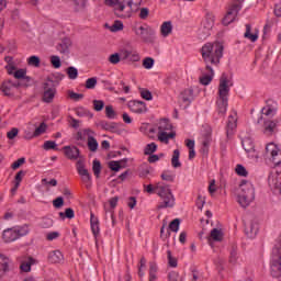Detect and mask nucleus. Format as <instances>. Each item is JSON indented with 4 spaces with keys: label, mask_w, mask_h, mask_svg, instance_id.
<instances>
[{
    "label": "nucleus",
    "mask_w": 281,
    "mask_h": 281,
    "mask_svg": "<svg viewBox=\"0 0 281 281\" xmlns=\"http://www.w3.org/2000/svg\"><path fill=\"white\" fill-rule=\"evenodd\" d=\"M232 87V81L227 76L223 75L220 79L217 100H216V111L221 117L227 113V102L229 98V88Z\"/></svg>",
    "instance_id": "obj_5"
},
{
    "label": "nucleus",
    "mask_w": 281,
    "mask_h": 281,
    "mask_svg": "<svg viewBox=\"0 0 281 281\" xmlns=\"http://www.w3.org/2000/svg\"><path fill=\"white\" fill-rule=\"evenodd\" d=\"M139 93H140V98H143V100H147V102H150V100H153V92H150V90H148L146 88H140Z\"/></svg>",
    "instance_id": "obj_40"
},
{
    "label": "nucleus",
    "mask_w": 281,
    "mask_h": 281,
    "mask_svg": "<svg viewBox=\"0 0 281 281\" xmlns=\"http://www.w3.org/2000/svg\"><path fill=\"white\" fill-rule=\"evenodd\" d=\"M256 199V188L249 180H241L236 190V201L240 207H249Z\"/></svg>",
    "instance_id": "obj_4"
},
{
    "label": "nucleus",
    "mask_w": 281,
    "mask_h": 281,
    "mask_svg": "<svg viewBox=\"0 0 281 281\" xmlns=\"http://www.w3.org/2000/svg\"><path fill=\"white\" fill-rule=\"evenodd\" d=\"M180 157H181V151H179V149L173 150V154L171 157L172 168H181V160H179Z\"/></svg>",
    "instance_id": "obj_36"
},
{
    "label": "nucleus",
    "mask_w": 281,
    "mask_h": 281,
    "mask_svg": "<svg viewBox=\"0 0 281 281\" xmlns=\"http://www.w3.org/2000/svg\"><path fill=\"white\" fill-rule=\"evenodd\" d=\"M267 164H272L273 166H281V150L278 144L271 142L266 145L265 155Z\"/></svg>",
    "instance_id": "obj_7"
},
{
    "label": "nucleus",
    "mask_w": 281,
    "mask_h": 281,
    "mask_svg": "<svg viewBox=\"0 0 281 281\" xmlns=\"http://www.w3.org/2000/svg\"><path fill=\"white\" fill-rule=\"evenodd\" d=\"M127 206L130 207V210H135L136 205H137V199L135 196H130L127 199Z\"/></svg>",
    "instance_id": "obj_62"
},
{
    "label": "nucleus",
    "mask_w": 281,
    "mask_h": 281,
    "mask_svg": "<svg viewBox=\"0 0 281 281\" xmlns=\"http://www.w3.org/2000/svg\"><path fill=\"white\" fill-rule=\"evenodd\" d=\"M29 67H41V58L38 56L33 55L26 59Z\"/></svg>",
    "instance_id": "obj_38"
},
{
    "label": "nucleus",
    "mask_w": 281,
    "mask_h": 281,
    "mask_svg": "<svg viewBox=\"0 0 281 281\" xmlns=\"http://www.w3.org/2000/svg\"><path fill=\"white\" fill-rule=\"evenodd\" d=\"M237 126H238V115L236 113H233L228 116L227 135H229V133H232L233 131H236Z\"/></svg>",
    "instance_id": "obj_24"
},
{
    "label": "nucleus",
    "mask_w": 281,
    "mask_h": 281,
    "mask_svg": "<svg viewBox=\"0 0 281 281\" xmlns=\"http://www.w3.org/2000/svg\"><path fill=\"white\" fill-rule=\"evenodd\" d=\"M90 227L95 239L100 236V220L93 213L90 214Z\"/></svg>",
    "instance_id": "obj_16"
},
{
    "label": "nucleus",
    "mask_w": 281,
    "mask_h": 281,
    "mask_svg": "<svg viewBox=\"0 0 281 281\" xmlns=\"http://www.w3.org/2000/svg\"><path fill=\"white\" fill-rule=\"evenodd\" d=\"M13 229L15 231V235L18 238L27 236V234H30V226H27V225L15 226V227H13Z\"/></svg>",
    "instance_id": "obj_34"
},
{
    "label": "nucleus",
    "mask_w": 281,
    "mask_h": 281,
    "mask_svg": "<svg viewBox=\"0 0 281 281\" xmlns=\"http://www.w3.org/2000/svg\"><path fill=\"white\" fill-rule=\"evenodd\" d=\"M50 65H53L55 69H60V66H61L60 57L56 55L50 56Z\"/></svg>",
    "instance_id": "obj_52"
},
{
    "label": "nucleus",
    "mask_w": 281,
    "mask_h": 281,
    "mask_svg": "<svg viewBox=\"0 0 281 281\" xmlns=\"http://www.w3.org/2000/svg\"><path fill=\"white\" fill-rule=\"evenodd\" d=\"M7 66L5 69L9 76H12L19 69V61H13L11 56L4 58Z\"/></svg>",
    "instance_id": "obj_22"
},
{
    "label": "nucleus",
    "mask_w": 281,
    "mask_h": 281,
    "mask_svg": "<svg viewBox=\"0 0 281 281\" xmlns=\"http://www.w3.org/2000/svg\"><path fill=\"white\" fill-rule=\"evenodd\" d=\"M157 151V144L150 143L145 146L144 154L145 155H153V153Z\"/></svg>",
    "instance_id": "obj_46"
},
{
    "label": "nucleus",
    "mask_w": 281,
    "mask_h": 281,
    "mask_svg": "<svg viewBox=\"0 0 281 281\" xmlns=\"http://www.w3.org/2000/svg\"><path fill=\"white\" fill-rule=\"evenodd\" d=\"M235 2L228 8L226 14L222 19L223 25H231V23H234L236 21L238 13L240 10H243V3H245V0H234Z\"/></svg>",
    "instance_id": "obj_8"
},
{
    "label": "nucleus",
    "mask_w": 281,
    "mask_h": 281,
    "mask_svg": "<svg viewBox=\"0 0 281 281\" xmlns=\"http://www.w3.org/2000/svg\"><path fill=\"white\" fill-rule=\"evenodd\" d=\"M65 205V200L63 196H58L57 199L53 200V206L57 210H60Z\"/></svg>",
    "instance_id": "obj_57"
},
{
    "label": "nucleus",
    "mask_w": 281,
    "mask_h": 281,
    "mask_svg": "<svg viewBox=\"0 0 281 281\" xmlns=\"http://www.w3.org/2000/svg\"><path fill=\"white\" fill-rule=\"evenodd\" d=\"M120 56H122L121 53L120 54L114 53L110 55L109 63H111V65H117L121 60Z\"/></svg>",
    "instance_id": "obj_56"
},
{
    "label": "nucleus",
    "mask_w": 281,
    "mask_h": 281,
    "mask_svg": "<svg viewBox=\"0 0 281 281\" xmlns=\"http://www.w3.org/2000/svg\"><path fill=\"white\" fill-rule=\"evenodd\" d=\"M180 225H181V221L179 218L173 220L169 224L170 232H175L177 234V232H179Z\"/></svg>",
    "instance_id": "obj_49"
},
{
    "label": "nucleus",
    "mask_w": 281,
    "mask_h": 281,
    "mask_svg": "<svg viewBox=\"0 0 281 281\" xmlns=\"http://www.w3.org/2000/svg\"><path fill=\"white\" fill-rule=\"evenodd\" d=\"M121 58L122 60H128L130 63H139L142 60V56L137 50L128 48L121 49Z\"/></svg>",
    "instance_id": "obj_11"
},
{
    "label": "nucleus",
    "mask_w": 281,
    "mask_h": 281,
    "mask_svg": "<svg viewBox=\"0 0 281 281\" xmlns=\"http://www.w3.org/2000/svg\"><path fill=\"white\" fill-rule=\"evenodd\" d=\"M146 34H148V27H146V26H138L137 29H135V35L136 36H142V38L144 41H146V37H144V36H146Z\"/></svg>",
    "instance_id": "obj_45"
},
{
    "label": "nucleus",
    "mask_w": 281,
    "mask_h": 281,
    "mask_svg": "<svg viewBox=\"0 0 281 281\" xmlns=\"http://www.w3.org/2000/svg\"><path fill=\"white\" fill-rule=\"evenodd\" d=\"M211 240L221 243V240H223V231L221 228H213L211 231Z\"/></svg>",
    "instance_id": "obj_37"
},
{
    "label": "nucleus",
    "mask_w": 281,
    "mask_h": 281,
    "mask_svg": "<svg viewBox=\"0 0 281 281\" xmlns=\"http://www.w3.org/2000/svg\"><path fill=\"white\" fill-rule=\"evenodd\" d=\"M77 172L79 177H81L82 182L86 184L87 188H91V175L89 170L85 167V162L79 160L77 162Z\"/></svg>",
    "instance_id": "obj_10"
},
{
    "label": "nucleus",
    "mask_w": 281,
    "mask_h": 281,
    "mask_svg": "<svg viewBox=\"0 0 281 281\" xmlns=\"http://www.w3.org/2000/svg\"><path fill=\"white\" fill-rule=\"evenodd\" d=\"M161 179H162V181H173L175 175H172L170 171H164L161 173Z\"/></svg>",
    "instance_id": "obj_60"
},
{
    "label": "nucleus",
    "mask_w": 281,
    "mask_h": 281,
    "mask_svg": "<svg viewBox=\"0 0 281 281\" xmlns=\"http://www.w3.org/2000/svg\"><path fill=\"white\" fill-rule=\"evenodd\" d=\"M105 114H106V117H109L110 120H114V117H115V110H113L112 105H106L105 106Z\"/></svg>",
    "instance_id": "obj_58"
},
{
    "label": "nucleus",
    "mask_w": 281,
    "mask_h": 281,
    "mask_svg": "<svg viewBox=\"0 0 281 281\" xmlns=\"http://www.w3.org/2000/svg\"><path fill=\"white\" fill-rule=\"evenodd\" d=\"M214 80V69L210 66H206V72H203L202 76L200 77V82L204 86L207 87Z\"/></svg>",
    "instance_id": "obj_17"
},
{
    "label": "nucleus",
    "mask_w": 281,
    "mask_h": 281,
    "mask_svg": "<svg viewBox=\"0 0 281 281\" xmlns=\"http://www.w3.org/2000/svg\"><path fill=\"white\" fill-rule=\"evenodd\" d=\"M144 0H104V5L111 8L119 19H131L139 12Z\"/></svg>",
    "instance_id": "obj_1"
},
{
    "label": "nucleus",
    "mask_w": 281,
    "mask_h": 281,
    "mask_svg": "<svg viewBox=\"0 0 281 281\" xmlns=\"http://www.w3.org/2000/svg\"><path fill=\"white\" fill-rule=\"evenodd\" d=\"M180 95L183 102H190L191 100H194V90L192 88H187Z\"/></svg>",
    "instance_id": "obj_35"
},
{
    "label": "nucleus",
    "mask_w": 281,
    "mask_h": 281,
    "mask_svg": "<svg viewBox=\"0 0 281 281\" xmlns=\"http://www.w3.org/2000/svg\"><path fill=\"white\" fill-rule=\"evenodd\" d=\"M85 135L88 136V148L89 150H91V153H95V150H98L99 148V144L98 140L93 137V135H95V133L91 130H85L83 131Z\"/></svg>",
    "instance_id": "obj_15"
},
{
    "label": "nucleus",
    "mask_w": 281,
    "mask_h": 281,
    "mask_svg": "<svg viewBox=\"0 0 281 281\" xmlns=\"http://www.w3.org/2000/svg\"><path fill=\"white\" fill-rule=\"evenodd\" d=\"M10 271V258L0 255V278Z\"/></svg>",
    "instance_id": "obj_20"
},
{
    "label": "nucleus",
    "mask_w": 281,
    "mask_h": 281,
    "mask_svg": "<svg viewBox=\"0 0 281 281\" xmlns=\"http://www.w3.org/2000/svg\"><path fill=\"white\" fill-rule=\"evenodd\" d=\"M195 205H196L198 210H203V207L205 205V196L199 195L196 199Z\"/></svg>",
    "instance_id": "obj_61"
},
{
    "label": "nucleus",
    "mask_w": 281,
    "mask_h": 281,
    "mask_svg": "<svg viewBox=\"0 0 281 281\" xmlns=\"http://www.w3.org/2000/svg\"><path fill=\"white\" fill-rule=\"evenodd\" d=\"M44 150H56L58 148V144L54 140H46L43 145Z\"/></svg>",
    "instance_id": "obj_50"
},
{
    "label": "nucleus",
    "mask_w": 281,
    "mask_h": 281,
    "mask_svg": "<svg viewBox=\"0 0 281 281\" xmlns=\"http://www.w3.org/2000/svg\"><path fill=\"white\" fill-rule=\"evenodd\" d=\"M92 170L97 179L100 177V172L102 171V165L100 164V160L94 159L92 162Z\"/></svg>",
    "instance_id": "obj_41"
},
{
    "label": "nucleus",
    "mask_w": 281,
    "mask_h": 281,
    "mask_svg": "<svg viewBox=\"0 0 281 281\" xmlns=\"http://www.w3.org/2000/svg\"><path fill=\"white\" fill-rule=\"evenodd\" d=\"M143 67L144 69H153V67H155V59H153L151 57L144 58Z\"/></svg>",
    "instance_id": "obj_48"
},
{
    "label": "nucleus",
    "mask_w": 281,
    "mask_h": 281,
    "mask_svg": "<svg viewBox=\"0 0 281 281\" xmlns=\"http://www.w3.org/2000/svg\"><path fill=\"white\" fill-rule=\"evenodd\" d=\"M2 238L4 243H14V240H19L16 237V231H14V227L7 228L2 233Z\"/></svg>",
    "instance_id": "obj_19"
},
{
    "label": "nucleus",
    "mask_w": 281,
    "mask_h": 281,
    "mask_svg": "<svg viewBox=\"0 0 281 281\" xmlns=\"http://www.w3.org/2000/svg\"><path fill=\"white\" fill-rule=\"evenodd\" d=\"M64 259L65 257L63 256V252H60V250H53L48 254V260L53 265H58V262H63Z\"/></svg>",
    "instance_id": "obj_26"
},
{
    "label": "nucleus",
    "mask_w": 281,
    "mask_h": 281,
    "mask_svg": "<svg viewBox=\"0 0 281 281\" xmlns=\"http://www.w3.org/2000/svg\"><path fill=\"white\" fill-rule=\"evenodd\" d=\"M260 36V32L258 29H254L250 26V24H246V31L244 33V37L247 38V41H250V43H256Z\"/></svg>",
    "instance_id": "obj_14"
},
{
    "label": "nucleus",
    "mask_w": 281,
    "mask_h": 281,
    "mask_svg": "<svg viewBox=\"0 0 281 281\" xmlns=\"http://www.w3.org/2000/svg\"><path fill=\"white\" fill-rule=\"evenodd\" d=\"M172 30H175L172 21L162 22V24L160 25V36H162V38H168V36L172 34Z\"/></svg>",
    "instance_id": "obj_18"
},
{
    "label": "nucleus",
    "mask_w": 281,
    "mask_h": 281,
    "mask_svg": "<svg viewBox=\"0 0 281 281\" xmlns=\"http://www.w3.org/2000/svg\"><path fill=\"white\" fill-rule=\"evenodd\" d=\"M144 271H146V258H142L138 267V276L144 278Z\"/></svg>",
    "instance_id": "obj_55"
},
{
    "label": "nucleus",
    "mask_w": 281,
    "mask_h": 281,
    "mask_svg": "<svg viewBox=\"0 0 281 281\" xmlns=\"http://www.w3.org/2000/svg\"><path fill=\"white\" fill-rule=\"evenodd\" d=\"M147 194H156L160 198V203L158 204V210H166L168 207H175V195L172 194V190H170V186L164 182H157L155 187L153 184L144 186Z\"/></svg>",
    "instance_id": "obj_2"
},
{
    "label": "nucleus",
    "mask_w": 281,
    "mask_h": 281,
    "mask_svg": "<svg viewBox=\"0 0 281 281\" xmlns=\"http://www.w3.org/2000/svg\"><path fill=\"white\" fill-rule=\"evenodd\" d=\"M64 153L67 159H78L80 155V150L77 147L71 146H65Z\"/></svg>",
    "instance_id": "obj_23"
},
{
    "label": "nucleus",
    "mask_w": 281,
    "mask_h": 281,
    "mask_svg": "<svg viewBox=\"0 0 281 281\" xmlns=\"http://www.w3.org/2000/svg\"><path fill=\"white\" fill-rule=\"evenodd\" d=\"M214 14L212 13H207L204 18V20L202 21V26L204 27V30H212L214 27Z\"/></svg>",
    "instance_id": "obj_28"
},
{
    "label": "nucleus",
    "mask_w": 281,
    "mask_h": 281,
    "mask_svg": "<svg viewBox=\"0 0 281 281\" xmlns=\"http://www.w3.org/2000/svg\"><path fill=\"white\" fill-rule=\"evenodd\" d=\"M95 85H98V79L95 77L86 80V89H95Z\"/></svg>",
    "instance_id": "obj_53"
},
{
    "label": "nucleus",
    "mask_w": 281,
    "mask_h": 281,
    "mask_svg": "<svg viewBox=\"0 0 281 281\" xmlns=\"http://www.w3.org/2000/svg\"><path fill=\"white\" fill-rule=\"evenodd\" d=\"M56 97V88H48L44 91L43 101L49 104V102L54 101Z\"/></svg>",
    "instance_id": "obj_29"
},
{
    "label": "nucleus",
    "mask_w": 281,
    "mask_h": 281,
    "mask_svg": "<svg viewBox=\"0 0 281 281\" xmlns=\"http://www.w3.org/2000/svg\"><path fill=\"white\" fill-rule=\"evenodd\" d=\"M262 115H266L267 117H273L276 115V109L267 105L262 110Z\"/></svg>",
    "instance_id": "obj_51"
},
{
    "label": "nucleus",
    "mask_w": 281,
    "mask_h": 281,
    "mask_svg": "<svg viewBox=\"0 0 281 281\" xmlns=\"http://www.w3.org/2000/svg\"><path fill=\"white\" fill-rule=\"evenodd\" d=\"M127 106L132 113H136L138 115H142L148 111V106H146V103L139 100H132L127 103Z\"/></svg>",
    "instance_id": "obj_12"
},
{
    "label": "nucleus",
    "mask_w": 281,
    "mask_h": 281,
    "mask_svg": "<svg viewBox=\"0 0 281 281\" xmlns=\"http://www.w3.org/2000/svg\"><path fill=\"white\" fill-rule=\"evenodd\" d=\"M11 76L15 77L16 80H30V77H27V68H18Z\"/></svg>",
    "instance_id": "obj_32"
},
{
    "label": "nucleus",
    "mask_w": 281,
    "mask_h": 281,
    "mask_svg": "<svg viewBox=\"0 0 281 281\" xmlns=\"http://www.w3.org/2000/svg\"><path fill=\"white\" fill-rule=\"evenodd\" d=\"M169 281H183V277L179 276L178 272H170L169 273Z\"/></svg>",
    "instance_id": "obj_64"
},
{
    "label": "nucleus",
    "mask_w": 281,
    "mask_h": 281,
    "mask_svg": "<svg viewBox=\"0 0 281 281\" xmlns=\"http://www.w3.org/2000/svg\"><path fill=\"white\" fill-rule=\"evenodd\" d=\"M110 32H122L124 30V23L122 21H115L112 25L108 26Z\"/></svg>",
    "instance_id": "obj_39"
},
{
    "label": "nucleus",
    "mask_w": 281,
    "mask_h": 281,
    "mask_svg": "<svg viewBox=\"0 0 281 281\" xmlns=\"http://www.w3.org/2000/svg\"><path fill=\"white\" fill-rule=\"evenodd\" d=\"M71 48V40L66 37L57 45V49L60 54H69V49Z\"/></svg>",
    "instance_id": "obj_25"
},
{
    "label": "nucleus",
    "mask_w": 281,
    "mask_h": 281,
    "mask_svg": "<svg viewBox=\"0 0 281 281\" xmlns=\"http://www.w3.org/2000/svg\"><path fill=\"white\" fill-rule=\"evenodd\" d=\"M119 201H120V198H117V196L111 198L108 201V203H104V205H103L105 212H111L112 210L116 209Z\"/></svg>",
    "instance_id": "obj_33"
},
{
    "label": "nucleus",
    "mask_w": 281,
    "mask_h": 281,
    "mask_svg": "<svg viewBox=\"0 0 281 281\" xmlns=\"http://www.w3.org/2000/svg\"><path fill=\"white\" fill-rule=\"evenodd\" d=\"M216 190H218V188L216 187V180H211L209 183V192L212 196H214V194L216 193Z\"/></svg>",
    "instance_id": "obj_59"
},
{
    "label": "nucleus",
    "mask_w": 281,
    "mask_h": 281,
    "mask_svg": "<svg viewBox=\"0 0 281 281\" xmlns=\"http://www.w3.org/2000/svg\"><path fill=\"white\" fill-rule=\"evenodd\" d=\"M25 177V171L21 170L16 173L15 176V187L12 190L13 192H15V190H19V187L21 186V181H23V178Z\"/></svg>",
    "instance_id": "obj_43"
},
{
    "label": "nucleus",
    "mask_w": 281,
    "mask_h": 281,
    "mask_svg": "<svg viewBox=\"0 0 281 281\" xmlns=\"http://www.w3.org/2000/svg\"><path fill=\"white\" fill-rule=\"evenodd\" d=\"M263 126L265 135H273V131H276L278 123H276V121H266Z\"/></svg>",
    "instance_id": "obj_31"
},
{
    "label": "nucleus",
    "mask_w": 281,
    "mask_h": 281,
    "mask_svg": "<svg viewBox=\"0 0 281 281\" xmlns=\"http://www.w3.org/2000/svg\"><path fill=\"white\" fill-rule=\"evenodd\" d=\"M124 164H126L124 160H112L108 162V166L110 170H113V172H120V170L124 168Z\"/></svg>",
    "instance_id": "obj_30"
},
{
    "label": "nucleus",
    "mask_w": 281,
    "mask_h": 281,
    "mask_svg": "<svg viewBox=\"0 0 281 281\" xmlns=\"http://www.w3.org/2000/svg\"><path fill=\"white\" fill-rule=\"evenodd\" d=\"M155 132L158 133V142H161V144H169L170 139H175L177 136V133L172 130V123L167 119L159 120L155 128L149 130V133Z\"/></svg>",
    "instance_id": "obj_6"
},
{
    "label": "nucleus",
    "mask_w": 281,
    "mask_h": 281,
    "mask_svg": "<svg viewBox=\"0 0 281 281\" xmlns=\"http://www.w3.org/2000/svg\"><path fill=\"white\" fill-rule=\"evenodd\" d=\"M93 109H94V111H102V109H104V101L94 100L93 101Z\"/></svg>",
    "instance_id": "obj_63"
},
{
    "label": "nucleus",
    "mask_w": 281,
    "mask_h": 281,
    "mask_svg": "<svg viewBox=\"0 0 281 281\" xmlns=\"http://www.w3.org/2000/svg\"><path fill=\"white\" fill-rule=\"evenodd\" d=\"M67 75L70 80H76L78 78V68L71 66L67 68Z\"/></svg>",
    "instance_id": "obj_44"
},
{
    "label": "nucleus",
    "mask_w": 281,
    "mask_h": 281,
    "mask_svg": "<svg viewBox=\"0 0 281 281\" xmlns=\"http://www.w3.org/2000/svg\"><path fill=\"white\" fill-rule=\"evenodd\" d=\"M225 47L221 42L205 43L201 48V56L206 65H220Z\"/></svg>",
    "instance_id": "obj_3"
},
{
    "label": "nucleus",
    "mask_w": 281,
    "mask_h": 281,
    "mask_svg": "<svg viewBox=\"0 0 281 281\" xmlns=\"http://www.w3.org/2000/svg\"><path fill=\"white\" fill-rule=\"evenodd\" d=\"M68 97L70 100H75V102H78V100H82L85 98V94L82 93H76L72 90L68 91Z\"/></svg>",
    "instance_id": "obj_54"
},
{
    "label": "nucleus",
    "mask_w": 281,
    "mask_h": 281,
    "mask_svg": "<svg viewBox=\"0 0 281 281\" xmlns=\"http://www.w3.org/2000/svg\"><path fill=\"white\" fill-rule=\"evenodd\" d=\"M241 146H243L244 150H246V153L250 159L258 161L260 156L258 155V151L254 147V140L251 138H249V137L244 138L241 140Z\"/></svg>",
    "instance_id": "obj_9"
},
{
    "label": "nucleus",
    "mask_w": 281,
    "mask_h": 281,
    "mask_svg": "<svg viewBox=\"0 0 281 281\" xmlns=\"http://www.w3.org/2000/svg\"><path fill=\"white\" fill-rule=\"evenodd\" d=\"M35 137H40L44 133H47V125L45 122L41 123L38 127L35 128Z\"/></svg>",
    "instance_id": "obj_47"
},
{
    "label": "nucleus",
    "mask_w": 281,
    "mask_h": 281,
    "mask_svg": "<svg viewBox=\"0 0 281 281\" xmlns=\"http://www.w3.org/2000/svg\"><path fill=\"white\" fill-rule=\"evenodd\" d=\"M0 89L4 95H14L19 91V86L12 81H4Z\"/></svg>",
    "instance_id": "obj_13"
},
{
    "label": "nucleus",
    "mask_w": 281,
    "mask_h": 281,
    "mask_svg": "<svg viewBox=\"0 0 281 281\" xmlns=\"http://www.w3.org/2000/svg\"><path fill=\"white\" fill-rule=\"evenodd\" d=\"M235 172H236V175H238V177H248L249 176V171H247V168H245V166H243V165H236Z\"/></svg>",
    "instance_id": "obj_42"
},
{
    "label": "nucleus",
    "mask_w": 281,
    "mask_h": 281,
    "mask_svg": "<svg viewBox=\"0 0 281 281\" xmlns=\"http://www.w3.org/2000/svg\"><path fill=\"white\" fill-rule=\"evenodd\" d=\"M245 234L248 238H254L258 235V223L251 222L245 228Z\"/></svg>",
    "instance_id": "obj_27"
},
{
    "label": "nucleus",
    "mask_w": 281,
    "mask_h": 281,
    "mask_svg": "<svg viewBox=\"0 0 281 281\" xmlns=\"http://www.w3.org/2000/svg\"><path fill=\"white\" fill-rule=\"evenodd\" d=\"M36 265V259L32 257H26L20 265L21 271H24V273H30L32 271V266Z\"/></svg>",
    "instance_id": "obj_21"
}]
</instances>
